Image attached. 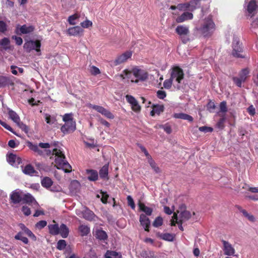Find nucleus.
Returning <instances> with one entry per match:
<instances>
[{
	"instance_id": "f257e3e1",
	"label": "nucleus",
	"mask_w": 258,
	"mask_h": 258,
	"mask_svg": "<svg viewBox=\"0 0 258 258\" xmlns=\"http://www.w3.org/2000/svg\"><path fill=\"white\" fill-rule=\"evenodd\" d=\"M209 8L205 10L202 9L201 12L203 18L204 16L208 12ZM199 33L204 37H209L214 33L216 30V25L214 22L211 16L205 17L204 19L201 18L200 26L196 28Z\"/></svg>"
},
{
	"instance_id": "f03ea898",
	"label": "nucleus",
	"mask_w": 258,
	"mask_h": 258,
	"mask_svg": "<svg viewBox=\"0 0 258 258\" xmlns=\"http://www.w3.org/2000/svg\"><path fill=\"white\" fill-rule=\"evenodd\" d=\"M45 151L47 155L51 154L55 155V162L57 169H61L66 173H69L71 171L72 167L66 161L64 154L60 149L54 148L52 151L50 150H45Z\"/></svg>"
},
{
	"instance_id": "7ed1b4c3",
	"label": "nucleus",
	"mask_w": 258,
	"mask_h": 258,
	"mask_svg": "<svg viewBox=\"0 0 258 258\" xmlns=\"http://www.w3.org/2000/svg\"><path fill=\"white\" fill-rule=\"evenodd\" d=\"M132 75H134L137 79L135 81L132 79L131 81L136 83H138L139 81H145L148 77V74L147 72L143 70L139 69L138 68H134L132 70V71L125 70L118 76V77L122 79H131Z\"/></svg>"
},
{
	"instance_id": "20e7f679",
	"label": "nucleus",
	"mask_w": 258,
	"mask_h": 258,
	"mask_svg": "<svg viewBox=\"0 0 258 258\" xmlns=\"http://www.w3.org/2000/svg\"><path fill=\"white\" fill-rule=\"evenodd\" d=\"M19 226L22 231L19 232L16 235H15L14 238L16 240H20L23 243L25 244H28L29 243V240L26 237H25L24 235V234H25L28 237H29L33 241H36V236L29 229L26 227L24 224H20Z\"/></svg>"
},
{
	"instance_id": "39448f33",
	"label": "nucleus",
	"mask_w": 258,
	"mask_h": 258,
	"mask_svg": "<svg viewBox=\"0 0 258 258\" xmlns=\"http://www.w3.org/2000/svg\"><path fill=\"white\" fill-rule=\"evenodd\" d=\"M200 0H192L189 3L178 4L177 6H172L170 9L173 10L174 15H177L179 11L188 10L193 11L200 6Z\"/></svg>"
},
{
	"instance_id": "423d86ee",
	"label": "nucleus",
	"mask_w": 258,
	"mask_h": 258,
	"mask_svg": "<svg viewBox=\"0 0 258 258\" xmlns=\"http://www.w3.org/2000/svg\"><path fill=\"white\" fill-rule=\"evenodd\" d=\"M170 78L173 81V84L180 87V84L184 78L183 70L178 66H173L170 70Z\"/></svg>"
},
{
	"instance_id": "0eeeda50",
	"label": "nucleus",
	"mask_w": 258,
	"mask_h": 258,
	"mask_svg": "<svg viewBox=\"0 0 258 258\" xmlns=\"http://www.w3.org/2000/svg\"><path fill=\"white\" fill-rule=\"evenodd\" d=\"M232 47V54L233 56L242 58L246 57L245 55L241 53L243 51V48L238 37H234Z\"/></svg>"
},
{
	"instance_id": "6e6552de",
	"label": "nucleus",
	"mask_w": 258,
	"mask_h": 258,
	"mask_svg": "<svg viewBox=\"0 0 258 258\" xmlns=\"http://www.w3.org/2000/svg\"><path fill=\"white\" fill-rule=\"evenodd\" d=\"M175 31L183 43H186L189 40V30L188 26L179 25L176 28Z\"/></svg>"
},
{
	"instance_id": "1a4fd4ad",
	"label": "nucleus",
	"mask_w": 258,
	"mask_h": 258,
	"mask_svg": "<svg viewBox=\"0 0 258 258\" xmlns=\"http://www.w3.org/2000/svg\"><path fill=\"white\" fill-rule=\"evenodd\" d=\"M258 8V0H245L244 9L249 15H253Z\"/></svg>"
},
{
	"instance_id": "9d476101",
	"label": "nucleus",
	"mask_w": 258,
	"mask_h": 258,
	"mask_svg": "<svg viewBox=\"0 0 258 258\" xmlns=\"http://www.w3.org/2000/svg\"><path fill=\"white\" fill-rule=\"evenodd\" d=\"M41 43L38 41L29 40L25 42L23 45L24 49L27 52H30L32 50H35L36 52H40Z\"/></svg>"
},
{
	"instance_id": "9b49d317",
	"label": "nucleus",
	"mask_w": 258,
	"mask_h": 258,
	"mask_svg": "<svg viewBox=\"0 0 258 258\" xmlns=\"http://www.w3.org/2000/svg\"><path fill=\"white\" fill-rule=\"evenodd\" d=\"M23 196V191L19 189H17L11 194L10 200L14 204H19L22 201Z\"/></svg>"
},
{
	"instance_id": "f8f14e48",
	"label": "nucleus",
	"mask_w": 258,
	"mask_h": 258,
	"mask_svg": "<svg viewBox=\"0 0 258 258\" xmlns=\"http://www.w3.org/2000/svg\"><path fill=\"white\" fill-rule=\"evenodd\" d=\"M221 242L223 244L222 249L224 254L228 256L234 255L235 250L232 244L224 239L221 240Z\"/></svg>"
},
{
	"instance_id": "ddd939ff",
	"label": "nucleus",
	"mask_w": 258,
	"mask_h": 258,
	"mask_svg": "<svg viewBox=\"0 0 258 258\" xmlns=\"http://www.w3.org/2000/svg\"><path fill=\"white\" fill-rule=\"evenodd\" d=\"M22 202L24 203L29 204L34 209H37L39 207V205L34 198L29 193L26 194H23Z\"/></svg>"
},
{
	"instance_id": "4468645a",
	"label": "nucleus",
	"mask_w": 258,
	"mask_h": 258,
	"mask_svg": "<svg viewBox=\"0 0 258 258\" xmlns=\"http://www.w3.org/2000/svg\"><path fill=\"white\" fill-rule=\"evenodd\" d=\"M76 129V123L75 120L64 122V124L60 128L61 131L64 134H68L70 132H73Z\"/></svg>"
},
{
	"instance_id": "2eb2a0df",
	"label": "nucleus",
	"mask_w": 258,
	"mask_h": 258,
	"mask_svg": "<svg viewBox=\"0 0 258 258\" xmlns=\"http://www.w3.org/2000/svg\"><path fill=\"white\" fill-rule=\"evenodd\" d=\"M34 27L32 25H23L21 26L18 25L16 27L15 32L18 35L29 34L33 32Z\"/></svg>"
},
{
	"instance_id": "dca6fc26",
	"label": "nucleus",
	"mask_w": 258,
	"mask_h": 258,
	"mask_svg": "<svg viewBox=\"0 0 258 258\" xmlns=\"http://www.w3.org/2000/svg\"><path fill=\"white\" fill-rule=\"evenodd\" d=\"M76 214L79 216L82 215L84 219L88 221L93 220L95 217V215L94 213L87 208H85L82 211H77Z\"/></svg>"
},
{
	"instance_id": "f3484780",
	"label": "nucleus",
	"mask_w": 258,
	"mask_h": 258,
	"mask_svg": "<svg viewBox=\"0 0 258 258\" xmlns=\"http://www.w3.org/2000/svg\"><path fill=\"white\" fill-rule=\"evenodd\" d=\"M125 99L127 102L131 104L132 108L134 111L139 112L140 111L141 107L138 101L134 97L130 95H126L125 96Z\"/></svg>"
},
{
	"instance_id": "a211bd4d",
	"label": "nucleus",
	"mask_w": 258,
	"mask_h": 258,
	"mask_svg": "<svg viewBox=\"0 0 258 258\" xmlns=\"http://www.w3.org/2000/svg\"><path fill=\"white\" fill-rule=\"evenodd\" d=\"M132 55V52L127 51L119 55L114 61L113 64L114 66L119 65L125 61H126Z\"/></svg>"
},
{
	"instance_id": "6ab92c4d",
	"label": "nucleus",
	"mask_w": 258,
	"mask_h": 258,
	"mask_svg": "<svg viewBox=\"0 0 258 258\" xmlns=\"http://www.w3.org/2000/svg\"><path fill=\"white\" fill-rule=\"evenodd\" d=\"M7 159L10 164L15 167H17L21 162V158L12 153L7 156Z\"/></svg>"
},
{
	"instance_id": "aec40b11",
	"label": "nucleus",
	"mask_w": 258,
	"mask_h": 258,
	"mask_svg": "<svg viewBox=\"0 0 258 258\" xmlns=\"http://www.w3.org/2000/svg\"><path fill=\"white\" fill-rule=\"evenodd\" d=\"M83 29L80 26L71 27L67 30L68 34L70 36H79L83 33Z\"/></svg>"
},
{
	"instance_id": "412c9836",
	"label": "nucleus",
	"mask_w": 258,
	"mask_h": 258,
	"mask_svg": "<svg viewBox=\"0 0 258 258\" xmlns=\"http://www.w3.org/2000/svg\"><path fill=\"white\" fill-rule=\"evenodd\" d=\"M140 222L141 225L144 227L145 231H148L150 225V221L146 215L142 214L140 217Z\"/></svg>"
},
{
	"instance_id": "4be33fe9",
	"label": "nucleus",
	"mask_w": 258,
	"mask_h": 258,
	"mask_svg": "<svg viewBox=\"0 0 258 258\" xmlns=\"http://www.w3.org/2000/svg\"><path fill=\"white\" fill-rule=\"evenodd\" d=\"M193 18V15L190 12H184L180 16L176 18V21L177 23H182L185 21L191 20Z\"/></svg>"
},
{
	"instance_id": "5701e85b",
	"label": "nucleus",
	"mask_w": 258,
	"mask_h": 258,
	"mask_svg": "<svg viewBox=\"0 0 258 258\" xmlns=\"http://www.w3.org/2000/svg\"><path fill=\"white\" fill-rule=\"evenodd\" d=\"M173 117L177 119L186 120L189 122H192L194 120V118L191 116L182 112L174 113L173 114Z\"/></svg>"
},
{
	"instance_id": "b1692460",
	"label": "nucleus",
	"mask_w": 258,
	"mask_h": 258,
	"mask_svg": "<svg viewBox=\"0 0 258 258\" xmlns=\"http://www.w3.org/2000/svg\"><path fill=\"white\" fill-rule=\"evenodd\" d=\"M86 173L88 175V179L90 181H96L98 178V172L93 169H87Z\"/></svg>"
},
{
	"instance_id": "393cba45",
	"label": "nucleus",
	"mask_w": 258,
	"mask_h": 258,
	"mask_svg": "<svg viewBox=\"0 0 258 258\" xmlns=\"http://www.w3.org/2000/svg\"><path fill=\"white\" fill-rule=\"evenodd\" d=\"M23 172L29 175L33 176L37 173L34 167L30 164L27 165L22 169Z\"/></svg>"
},
{
	"instance_id": "a878e982",
	"label": "nucleus",
	"mask_w": 258,
	"mask_h": 258,
	"mask_svg": "<svg viewBox=\"0 0 258 258\" xmlns=\"http://www.w3.org/2000/svg\"><path fill=\"white\" fill-rule=\"evenodd\" d=\"M49 232L52 235H57L59 234V227L57 224H49L48 226Z\"/></svg>"
},
{
	"instance_id": "bb28decb",
	"label": "nucleus",
	"mask_w": 258,
	"mask_h": 258,
	"mask_svg": "<svg viewBox=\"0 0 258 258\" xmlns=\"http://www.w3.org/2000/svg\"><path fill=\"white\" fill-rule=\"evenodd\" d=\"M59 234L62 238H67L69 234V229L66 225L61 224L59 227Z\"/></svg>"
},
{
	"instance_id": "cd10ccee",
	"label": "nucleus",
	"mask_w": 258,
	"mask_h": 258,
	"mask_svg": "<svg viewBox=\"0 0 258 258\" xmlns=\"http://www.w3.org/2000/svg\"><path fill=\"white\" fill-rule=\"evenodd\" d=\"M140 210L144 212L146 215L150 216L153 212V209L151 208L146 206L144 203L140 202L139 203Z\"/></svg>"
},
{
	"instance_id": "c85d7f7f",
	"label": "nucleus",
	"mask_w": 258,
	"mask_h": 258,
	"mask_svg": "<svg viewBox=\"0 0 258 258\" xmlns=\"http://www.w3.org/2000/svg\"><path fill=\"white\" fill-rule=\"evenodd\" d=\"M27 146L30 150L37 153L39 155H43V151L39 148V146H38V145L34 144L31 142H28L27 144Z\"/></svg>"
},
{
	"instance_id": "c756f323",
	"label": "nucleus",
	"mask_w": 258,
	"mask_h": 258,
	"mask_svg": "<svg viewBox=\"0 0 258 258\" xmlns=\"http://www.w3.org/2000/svg\"><path fill=\"white\" fill-rule=\"evenodd\" d=\"M108 165H104L99 171V175L102 179H108Z\"/></svg>"
},
{
	"instance_id": "7c9ffc66",
	"label": "nucleus",
	"mask_w": 258,
	"mask_h": 258,
	"mask_svg": "<svg viewBox=\"0 0 258 258\" xmlns=\"http://www.w3.org/2000/svg\"><path fill=\"white\" fill-rule=\"evenodd\" d=\"M79 231L82 236H87L90 232V229L86 225L82 224L79 227Z\"/></svg>"
},
{
	"instance_id": "2f4dec72",
	"label": "nucleus",
	"mask_w": 258,
	"mask_h": 258,
	"mask_svg": "<svg viewBox=\"0 0 258 258\" xmlns=\"http://www.w3.org/2000/svg\"><path fill=\"white\" fill-rule=\"evenodd\" d=\"M191 217V215L189 212L187 211H184L180 213L179 214V218H178V220L180 221L181 223H183L187 220H188Z\"/></svg>"
},
{
	"instance_id": "473e14b6",
	"label": "nucleus",
	"mask_w": 258,
	"mask_h": 258,
	"mask_svg": "<svg viewBox=\"0 0 258 258\" xmlns=\"http://www.w3.org/2000/svg\"><path fill=\"white\" fill-rule=\"evenodd\" d=\"M80 187V182L77 180H73L70 185V190L72 192H76Z\"/></svg>"
},
{
	"instance_id": "72a5a7b5",
	"label": "nucleus",
	"mask_w": 258,
	"mask_h": 258,
	"mask_svg": "<svg viewBox=\"0 0 258 258\" xmlns=\"http://www.w3.org/2000/svg\"><path fill=\"white\" fill-rule=\"evenodd\" d=\"M8 114L9 116V118L11 119H12L14 122H15L16 123L19 122L20 118L19 115L15 111L11 109H9Z\"/></svg>"
},
{
	"instance_id": "f704fd0d",
	"label": "nucleus",
	"mask_w": 258,
	"mask_h": 258,
	"mask_svg": "<svg viewBox=\"0 0 258 258\" xmlns=\"http://www.w3.org/2000/svg\"><path fill=\"white\" fill-rule=\"evenodd\" d=\"M182 223L178 220V218L176 214L174 213L171 220V225L175 226L176 224L178 225V228L181 231H183V228L182 226Z\"/></svg>"
},
{
	"instance_id": "c9c22d12",
	"label": "nucleus",
	"mask_w": 258,
	"mask_h": 258,
	"mask_svg": "<svg viewBox=\"0 0 258 258\" xmlns=\"http://www.w3.org/2000/svg\"><path fill=\"white\" fill-rule=\"evenodd\" d=\"M95 236L100 240H105L107 239V235L106 233L101 229H97L95 231Z\"/></svg>"
},
{
	"instance_id": "e433bc0d",
	"label": "nucleus",
	"mask_w": 258,
	"mask_h": 258,
	"mask_svg": "<svg viewBox=\"0 0 258 258\" xmlns=\"http://www.w3.org/2000/svg\"><path fill=\"white\" fill-rule=\"evenodd\" d=\"M105 258H121V255L116 251L107 250L105 254Z\"/></svg>"
},
{
	"instance_id": "4c0bfd02",
	"label": "nucleus",
	"mask_w": 258,
	"mask_h": 258,
	"mask_svg": "<svg viewBox=\"0 0 258 258\" xmlns=\"http://www.w3.org/2000/svg\"><path fill=\"white\" fill-rule=\"evenodd\" d=\"M163 110L164 107L163 105H154L153 106V109L151 112V114L152 115H154L155 114H159L163 111Z\"/></svg>"
},
{
	"instance_id": "58836bf2",
	"label": "nucleus",
	"mask_w": 258,
	"mask_h": 258,
	"mask_svg": "<svg viewBox=\"0 0 258 258\" xmlns=\"http://www.w3.org/2000/svg\"><path fill=\"white\" fill-rule=\"evenodd\" d=\"M52 180L48 177H45L41 180L42 185L46 188H49L52 185Z\"/></svg>"
},
{
	"instance_id": "ea45409f",
	"label": "nucleus",
	"mask_w": 258,
	"mask_h": 258,
	"mask_svg": "<svg viewBox=\"0 0 258 258\" xmlns=\"http://www.w3.org/2000/svg\"><path fill=\"white\" fill-rule=\"evenodd\" d=\"M45 120L47 124L51 125H55L56 123L55 117L48 114H45Z\"/></svg>"
},
{
	"instance_id": "a19ab883",
	"label": "nucleus",
	"mask_w": 258,
	"mask_h": 258,
	"mask_svg": "<svg viewBox=\"0 0 258 258\" xmlns=\"http://www.w3.org/2000/svg\"><path fill=\"white\" fill-rule=\"evenodd\" d=\"M10 79L8 77L4 76H0V88L6 87L9 84Z\"/></svg>"
},
{
	"instance_id": "79ce46f5",
	"label": "nucleus",
	"mask_w": 258,
	"mask_h": 258,
	"mask_svg": "<svg viewBox=\"0 0 258 258\" xmlns=\"http://www.w3.org/2000/svg\"><path fill=\"white\" fill-rule=\"evenodd\" d=\"M251 30L256 33L258 32V19H254L251 23Z\"/></svg>"
},
{
	"instance_id": "37998d69",
	"label": "nucleus",
	"mask_w": 258,
	"mask_h": 258,
	"mask_svg": "<svg viewBox=\"0 0 258 258\" xmlns=\"http://www.w3.org/2000/svg\"><path fill=\"white\" fill-rule=\"evenodd\" d=\"M249 73V71L247 68L243 69L239 73V78H241V79L245 81Z\"/></svg>"
},
{
	"instance_id": "c03bdc74",
	"label": "nucleus",
	"mask_w": 258,
	"mask_h": 258,
	"mask_svg": "<svg viewBox=\"0 0 258 258\" xmlns=\"http://www.w3.org/2000/svg\"><path fill=\"white\" fill-rule=\"evenodd\" d=\"M79 15L78 14H75L69 17L68 19V22L70 24L74 25L76 24L75 20L79 18Z\"/></svg>"
},
{
	"instance_id": "a18cd8bd",
	"label": "nucleus",
	"mask_w": 258,
	"mask_h": 258,
	"mask_svg": "<svg viewBox=\"0 0 258 258\" xmlns=\"http://www.w3.org/2000/svg\"><path fill=\"white\" fill-rule=\"evenodd\" d=\"M158 127L163 128L164 131L168 134H170L172 132V129L170 125L168 123L165 124H159Z\"/></svg>"
},
{
	"instance_id": "49530a36",
	"label": "nucleus",
	"mask_w": 258,
	"mask_h": 258,
	"mask_svg": "<svg viewBox=\"0 0 258 258\" xmlns=\"http://www.w3.org/2000/svg\"><path fill=\"white\" fill-rule=\"evenodd\" d=\"M62 120L64 122L75 120L73 118V114L72 113L64 114L62 116Z\"/></svg>"
},
{
	"instance_id": "de8ad7c7",
	"label": "nucleus",
	"mask_w": 258,
	"mask_h": 258,
	"mask_svg": "<svg viewBox=\"0 0 258 258\" xmlns=\"http://www.w3.org/2000/svg\"><path fill=\"white\" fill-rule=\"evenodd\" d=\"M148 161V163H149L150 165L151 166L152 168L154 170V171L156 173H159L160 172V169L158 166H157L156 163L152 159V158L150 159V160H149Z\"/></svg>"
},
{
	"instance_id": "09e8293b",
	"label": "nucleus",
	"mask_w": 258,
	"mask_h": 258,
	"mask_svg": "<svg viewBox=\"0 0 258 258\" xmlns=\"http://www.w3.org/2000/svg\"><path fill=\"white\" fill-rule=\"evenodd\" d=\"M160 237L165 240L171 241L173 240V236L170 233H163L160 235Z\"/></svg>"
},
{
	"instance_id": "8fccbe9b",
	"label": "nucleus",
	"mask_w": 258,
	"mask_h": 258,
	"mask_svg": "<svg viewBox=\"0 0 258 258\" xmlns=\"http://www.w3.org/2000/svg\"><path fill=\"white\" fill-rule=\"evenodd\" d=\"M67 245L66 241L64 240H59L57 243L56 248L58 250H63Z\"/></svg>"
},
{
	"instance_id": "3c124183",
	"label": "nucleus",
	"mask_w": 258,
	"mask_h": 258,
	"mask_svg": "<svg viewBox=\"0 0 258 258\" xmlns=\"http://www.w3.org/2000/svg\"><path fill=\"white\" fill-rule=\"evenodd\" d=\"M162 224H163V219L162 217L159 216L155 219V220L153 223V225L155 227H158L161 226L162 225Z\"/></svg>"
},
{
	"instance_id": "603ef678",
	"label": "nucleus",
	"mask_w": 258,
	"mask_h": 258,
	"mask_svg": "<svg viewBox=\"0 0 258 258\" xmlns=\"http://www.w3.org/2000/svg\"><path fill=\"white\" fill-rule=\"evenodd\" d=\"M141 255L143 257H150L154 256V252L150 250H143L141 253Z\"/></svg>"
},
{
	"instance_id": "864d4df0",
	"label": "nucleus",
	"mask_w": 258,
	"mask_h": 258,
	"mask_svg": "<svg viewBox=\"0 0 258 258\" xmlns=\"http://www.w3.org/2000/svg\"><path fill=\"white\" fill-rule=\"evenodd\" d=\"M89 106H90V107L96 110L97 112L100 113L101 114L103 113L104 110L105 109V108L103 107L102 106L90 104Z\"/></svg>"
},
{
	"instance_id": "5fc2aeb1",
	"label": "nucleus",
	"mask_w": 258,
	"mask_h": 258,
	"mask_svg": "<svg viewBox=\"0 0 258 258\" xmlns=\"http://www.w3.org/2000/svg\"><path fill=\"white\" fill-rule=\"evenodd\" d=\"M92 21L86 19L85 21L82 22L81 23L80 25L83 28H88L92 26Z\"/></svg>"
},
{
	"instance_id": "6e6d98bb",
	"label": "nucleus",
	"mask_w": 258,
	"mask_h": 258,
	"mask_svg": "<svg viewBox=\"0 0 258 258\" xmlns=\"http://www.w3.org/2000/svg\"><path fill=\"white\" fill-rule=\"evenodd\" d=\"M173 84V81L170 78L169 79L165 80L163 82V86L165 89H170Z\"/></svg>"
},
{
	"instance_id": "4d7b16f0",
	"label": "nucleus",
	"mask_w": 258,
	"mask_h": 258,
	"mask_svg": "<svg viewBox=\"0 0 258 258\" xmlns=\"http://www.w3.org/2000/svg\"><path fill=\"white\" fill-rule=\"evenodd\" d=\"M47 225V222L45 220H41L35 224V227L39 229H41L45 227Z\"/></svg>"
},
{
	"instance_id": "13d9d810",
	"label": "nucleus",
	"mask_w": 258,
	"mask_h": 258,
	"mask_svg": "<svg viewBox=\"0 0 258 258\" xmlns=\"http://www.w3.org/2000/svg\"><path fill=\"white\" fill-rule=\"evenodd\" d=\"M10 41L9 38H4L3 39L0 40V45L4 46L5 49H7V47H5L10 44Z\"/></svg>"
},
{
	"instance_id": "bf43d9fd",
	"label": "nucleus",
	"mask_w": 258,
	"mask_h": 258,
	"mask_svg": "<svg viewBox=\"0 0 258 258\" xmlns=\"http://www.w3.org/2000/svg\"><path fill=\"white\" fill-rule=\"evenodd\" d=\"M17 125L25 133H27L29 131L28 127L23 122L19 121V122L16 123Z\"/></svg>"
},
{
	"instance_id": "052dcab7",
	"label": "nucleus",
	"mask_w": 258,
	"mask_h": 258,
	"mask_svg": "<svg viewBox=\"0 0 258 258\" xmlns=\"http://www.w3.org/2000/svg\"><path fill=\"white\" fill-rule=\"evenodd\" d=\"M102 114L107 118L113 119L114 118V115L110 111L106 109H105Z\"/></svg>"
},
{
	"instance_id": "680f3d73",
	"label": "nucleus",
	"mask_w": 258,
	"mask_h": 258,
	"mask_svg": "<svg viewBox=\"0 0 258 258\" xmlns=\"http://www.w3.org/2000/svg\"><path fill=\"white\" fill-rule=\"evenodd\" d=\"M100 194H101V202L104 204H106L107 202V199L109 197L108 195L107 194L106 192H104V191H101L100 192Z\"/></svg>"
},
{
	"instance_id": "e2e57ef3",
	"label": "nucleus",
	"mask_w": 258,
	"mask_h": 258,
	"mask_svg": "<svg viewBox=\"0 0 258 258\" xmlns=\"http://www.w3.org/2000/svg\"><path fill=\"white\" fill-rule=\"evenodd\" d=\"M127 201L128 206H130L132 209L134 210L135 209V204L133 199L131 196L127 197Z\"/></svg>"
},
{
	"instance_id": "0e129e2a",
	"label": "nucleus",
	"mask_w": 258,
	"mask_h": 258,
	"mask_svg": "<svg viewBox=\"0 0 258 258\" xmlns=\"http://www.w3.org/2000/svg\"><path fill=\"white\" fill-rule=\"evenodd\" d=\"M220 112H223V113H226L227 111L226 102L225 101H224L220 103Z\"/></svg>"
},
{
	"instance_id": "69168bd1",
	"label": "nucleus",
	"mask_w": 258,
	"mask_h": 258,
	"mask_svg": "<svg viewBox=\"0 0 258 258\" xmlns=\"http://www.w3.org/2000/svg\"><path fill=\"white\" fill-rule=\"evenodd\" d=\"M199 130L204 133H211L213 131V128L211 127L206 126H201L199 128Z\"/></svg>"
},
{
	"instance_id": "338daca9",
	"label": "nucleus",
	"mask_w": 258,
	"mask_h": 258,
	"mask_svg": "<svg viewBox=\"0 0 258 258\" xmlns=\"http://www.w3.org/2000/svg\"><path fill=\"white\" fill-rule=\"evenodd\" d=\"M12 39L15 41L16 44L18 45H21L23 43V39L21 37L13 35L12 37Z\"/></svg>"
},
{
	"instance_id": "774afa93",
	"label": "nucleus",
	"mask_w": 258,
	"mask_h": 258,
	"mask_svg": "<svg viewBox=\"0 0 258 258\" xmlns=\"http://www.w3.org/2000/svg\"><path fill=\"white\" fill-rule=\"evenodd\" d=\"M22 211L23 212V214L27 216L30 215L31 213L30 209L26 206L22 207Z\"/></svg>"
}]
</instances>
